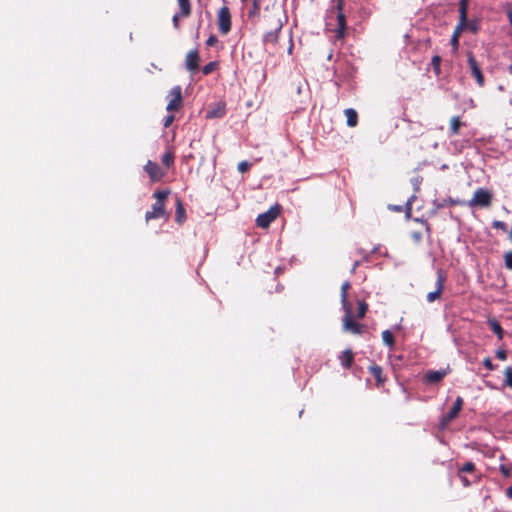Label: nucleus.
Returning <instances> with one entry per match:
<instances>
[{
    "instance_id": "f257e3e1",
    "label": "nucleus",
    "mask_w": 512,
    "mask_h": 512,
    "mask_svg": "<svg viewBox=\"0 0 512 512\" xmlns=\"http://www.w3.org/2000/svg\"><path fill=\"white\" fill-rule=\"evenodd\" d=\"M169 194H170L169 189L156 190L153 193V197L155 198L156 201H155V203H153L151 210L147 211L145 214L146 222H148L150 220H154V219L163 218V217L168 218L169 215L166 212L165 201H166L167 197L169 196Z\"/></svg>"
},
{
    "instance_id": "f03ea898",
    "label": "nucleus",
    "mask_w": 512,
    "mask_h": 512,
    "mask_svg": "<svg viewBox=\"0 0 512 512\" xmlns=\"http://www.w3.org/2000/svg\"><path fill=\"white\" fill-rule=\"evenodd\" d=\"M333 7L330 11L331 15L329 16V20L332 19V15H336V28L334 29L335 38L337 40H343L346 37L347 30V22L346 16L344 14V0H332Z\"/></svg>"
},
{
    "instance_id": "7ed1b4c3",
    "label": "nucleus",
    "mask_w": 512,
    "mask_h": 512,
    "mask_svg": "<svg viewBox=\"0 0 512 512\" xmlns=\"http://www.w3.org/2000/svg\"><path fill=\"white\" fill-rule=\"evenodd\" d=\"M468 2L469 0L459 1V23L456 26L453 35L451 37V45L455 50L459 47V37L461 32L464 30L467 24V13H468Z\"/></svg>"
},
{
    "instance_id": "20e7f679",
    "label": "nucleus",
    "mask_w": 512,
    "mask_h": 512,
    "mask_svg": "<svg viewBox=\"0 0 512 512\" xmlns=\"http://www.w3.org/2000/svg\"><path fill=\"white\" fill-rule=\"evenodd\" d=\"M476 466L473 462L468 461L458 468L457 475L464 487H469L472 483H476L479 477L475 475Z\"/></svg>"
},
{
    "instance_id": "39448f33",
    "label": "nucleus",
    "mask_w": 512,
    "mask_h": 512,
    "mask_svg": "<svg viewBox=\"0 0 512 512\" xmlns=\"http://www.w3.org/2000/svg\"><path fill=\"white\" fill-rule=\"evenodd\" d=\"M343 330L352 334L361 335L366 332L367 326L353 320L352 307L344 309Z\"/></svg>"
},
{
    "instance_id": "423d86ee",
    "label": "nucleus",
    "mask_w": 512,
    "mask_h": 512,
    "mask_svg": "<svg viewBox=\"0 0 512 512\" xmlns=\"http://www.w3.org/2000/svg\"><path fill=\"white\" fill-rule=\"evenodd\" d=\"M281 206L275 204L270 209L256 218V225L260 228H268L270 224L280 215Z\"/></svg>"
},
{
    "instance_id": "0eeeda50",
    "label": "nucleus",
    "mask_w": 512,
    "mask_h": 512,
    "mask_svg": "<svg viewBox=\"0 0 512 512\" xmlns=\"http://www.w3.org/2000/svg\"><path fill=\"white\" fill-rule=\"evenodd\" d=\"M167 98L169 99L168 104L166 106V110L168 112H176L181 109L183 105V97H182V89L181 86H174Z\"/></svg>"
},
{
    "instance_id": "6e6552de",
    "label": "nucleus",
    "mask_w": 512,
    "mask_h": 512,
    "mask_svg": "<svg viewBox=\"0 0 512 512\" xmlns=\"http://www.w3.org/2000/svg\"><path fill=\"white\" fill-rule=\"evenodd\" d=\"M467 63L470 69L471 76L475 78L476 83L479 87H483L485 85V78L481 70L480 64L477 62L472 52L467 53Z\"/></svg>"
},
{
    "instance_id": "1a4fd4ad",
    "label": "nucleus",
    "mask_w": 512,
    "mask_h": 512,
    "mask_svg": "<svg viewBox=\"0 0 512 512\" xmlns=\"http://www.w3.org/2000/svg\"><path fill=\"white\" fill-rule=\"evenodd\" d=\"M217 23L218 29L223 34L226 35L231 30V13L227 6H223L219 9L217 15Z\"/></svg>"
},
{
    "instance_id": "9d476101",
    "label": "nucleus",
    "mask_w": 512,
    "mask_h": 512,
    "mask_svg": "<svg viewBox=\"0 0 512 512\" xmlns=\"http://www.w3.org/2000/svg\"><path fill=\"white\" fill-rule=\"evenodd\" d=\"M492 201V193L486 189L479 188L474 192L473 198L469 201L470 206L489 207Z\"/></svg>"
},
{
    "instance_id": "9b49d317",
    "label": "nucleus",
    "mask_w": 512,
    "mask_h": 512,
    "mask_svg": "<svg viewBox=\"0 0 512 512\" xmlns=\"http://www.w3.org/2000/svg\"><path fill=\"white\" fill-rule=\"evenodd\" d=\"M464 401L461 396H458L451 407L450 411L444 415L440 421L441 427H446L451 421H453L462 410Z\"/></svg>"
},
{
    "instance_id": "f8f14e48",
    "label": "nucleus",
    "mask_w": 512,
    "mask_h": 512,
    "mask_svg": "<svg viewBox=\"0 0 512 512\" xmlns=\"http://www.w3.org/2000/svg\"><path fill=\"white\" fill-rule=\"evenodd\" d=\"M445 282H446V275L442 270H439L437 272L436 290L433 292H429L426 296V299L429 303H432V302L440 299L442 292L444 290Z\"/></svg>"
},
{
    "instance_id": "ddd939ff",
    "label": "nucleus",
    "mask_w": 512,
    "mask_h": 512,
    "mask_svg": "<svg viewBox=\"0 0 512 512\" xmlns=\"http://www.w3.org/2000/svg\"><path fill=\"white\" fill-rule=\"evenodd\" d=\"M144 170L147 172L152 182L160 181L165 175L160 166L151 160L146 163Z\"/></svg>"
},
{
    "instance_id": "4468645a",
    "label": "nucleus",
    "mask_w": 512,
    "mask_h": 512,
    "mask_svg": "<svg viewBox=\"0 0 512 512\" xmlns=\"http://www.w3.org/2000/svg\"><path fill=\"white\" fill-rule=\"evenodd\" d=\"M200 56L198 50H191L187 53L185 66L188 71L195 73L199 69Z\"/></svg>"
},
{
    "instance_id": "2eb2a0df",
    "label": "nucleus",
    "mask_w": 512,
    "mask_h": 512,
    "mask_svg": "<svg viewBox=\"0 0 512 512\" xmlns=\"http://www.w3.org/2000/svg\"><path fill=\"white\" fill-rule=\"evenodd\" d=\"M282 22L280 18L277 20L273 30L264 35V43L275 45L278 42L279 34L282 30Z\"/></svg>"
},
{
    "instance_id": "dca6fc26",
    "label": "nucleus",
    "mask_w": 512,
    "mask_h": 512,
    "mask_svg": "<svg viewBox=\"0 0 512 512\" xmlns=\"http://www.w3.org/2000/svg\"><path fill=\"white\" fill-rule=\"evenodd\" d=\"M446 375V370H429L424 375V382L427 384L439 383Z\"/></svg>"
},
{
    "instance_id": "f3484780",
    "label": "nucleus",
    "mask_w": 512,
    "mask_h": 512,
    "mask_svg": "<svg viewBox=\"0 0 512 512\" xmlns=\"http://www.w3.org/2000/svg\"><path fill=\"white\" fill-rule=\"evenodd\" d=\"M175 208V221L182 225L186 221L187 216L182 200L179 197L176 198Z\"/></svg>"
},
{
    "instance_id": "a211bd4d",
    "label": "nucleus",
    "mask_w": 512,
    "mask_h": 512,
    "mask_svg": "<svg viewBox=\"0 0 512 512\" xmlns=\"http://www.w3.org/2000/svg\"><path fill=\"white\" fill-rule=\"evenodd\" d=\"M369 372L375 378L377 387H381L384 385L386 378L383 376V370L379 365H371L369 367Z\"/></svg>"
},
{
    "instance_id": "6ab92c4d",
    "label": "nucleus",
    "mask_w": 512,
    "mask_h": 512,
    "mask_svg": "<svg viewBox=\"0 0 512 512\" xmlns=\"http://www.w3.org/2000/svg\"><path fill=\"white\" fill-rule=\"evenodd\" d=\"M466 124L461 121V117L460 116H453L451 119H450V123H449V132H450V135L452 136H457L459 135L460 133V128L465 126Z\"/></svg>"
},
{
    "instance_id": "aec40b11",
    "label": "nucleus",
    "mask_w": 512,
    "mask_h": 512,
    "mask_svg": "<svg viewBox=\"0 0 512 512\" xmlns=\"http://www.w3.org/2000/svg\"><path fill=\"white\" fill-rule=\"evenodd\" d=\"M354 360V353L351 349L344 350L339 356V361L345 369H350Z\"/></svg>"
},
{
    "instance_id": "412c9836",
    "label": "nucleus",
    "mask_w": 512,
    "mask_h": 512,
    "mask_svg": "<svg viewBox=\"0 0 512 512\" xmlns=\"http://www.w3.org/2000/svg\"><path fill=\"white\" fill-rule=\"evenodd\" d=\"M351 288V284L349 281H345L341 286V304L343 310L346 308H351V304L348 301V290Z\"/></svg>"
},
{
    "instance_id": "4be33fe9",
    "label": "nucleus",
    "mask_w": 512,
    "mask_h": 512,
    "mask_svg": "<svg viewBox=\"0 0 512 512\" xmlns=\"http://www.w3.org/2000/svg\"><path fill=\"white\" fill-rule=\"evenodd\" d=\"M347 118V125L349 127H355L358 124V114L353 108H347L344 111Z\"/></svg>"
},
{
    "instance_id": "5701e85b",
    "label": "nucleus",
    "mask_w": 512,
    "mask_h": 512,
    "mask_svg": "<svg viewBox=\"0 0 512 512\" xmlns=\"http://www.w3.org/2000/svg\"><path fill=\"white\" fill-rule=\"evenodd\" d=\"M180 7V15L183 18H187L191 15V3L190 0H177Z\"/></svg>"
},
{
    "instance_id": "b1692460",
    "label": "nucleus",
    "mask_w": 512,
    "mask_h": 512,
    "mask_svg": "<svg viewBox=\"0 0 512 512\" xmlns=\"http://www.w3.org/2000/svg\"><path fill=\"white\" fill-rule=\"evenodd\" d=\"M488 324L491 330L497 335L498 339L502 340L504 336V330L501 327L500 323L496 319H490L488 321Z\"/></svg>"
},
{
    "instance_id": "393cba45",
    "label": "nucleus",
    "mask_w": 512,
    "mask_h": 512,
    "mask_svg": "<svg viewBox=\"0 0 512 512\" xmlns=\"http://www.w3.org/2000/svg\"><path fill=\"white\" fill-rule=\"evenodd\" d=\"M175 154L171 149H168L162 156V163L167 168L171 167L174 164Z\"/></svg>"
},
{
    "instance_id": "a878e982",
    "label": "nucleus",
    "mask_w": 512,
    "mask_h": 512,
    "mask_svg": "<svg viewBox=\"0 0 512 512\" xmlns=\"http://www.w3.org/2000/svg\"><path fill=\"white\" fill-rule=\"evenodd\" d=\"M382 339L385 345L392 349L395 345V338L390 330H384L382 332Z\"/></svg>"
},
{
    "instance_id": "bb28decb",
    "label": "nucleus",
    "mask_w": 512,
    "mask_h": 512,
    "mask_svg": "<svg viewBox=\"0 0 512 512\" xmlns=\"http://www.w3.org/2000/svg\"><path fill=\"white\" fill-rule=\"evenodd\" d=\"M441 61H442V59H441V57L439 55H434L432 57L431 65L433 67V71H434L436 76H439L440 73H441V68H440Z\"/></svg>"
},
{
    "instance_id": "cd10ccee",
    "label": "nucleus",
    "mask_w": 512,
    "mask_h": 512,
    "mask_svg": "<svg viewBox=\"0 0 512 512\" xmlns=\"http://www.w3.org/2000/svg\"><path fill=\"white\" fill-rule=\"evenodd\" d=\"M252 7L248 11V16L250 18L256 17L260 14V2L259 0H251Z\"/></svg>"
},
{
    "instance_id": "c85d7f7f",
    "label": "nucleus",
    "mask_w": 512,
    "mask_h": 512,
    "mask_svg": "<svg viewBox=\"0 0 512 512\" xmlns=\"http://www.w3.org/2000/svg\"><path fill=\"white\" fill-rule=\"evenodd\" d=\"M219 64L217 61H211L202 68L204 75H209L218 68Z\"/></svg>"
},
{
    "instance_id": "c756f323",
    "label": "nucleus",
    "mask_w": 512,
    "mask_h": 512,
    "mask_svg": "<svg viewBox=\"0 0 512 512\" xmlns=\"http://www.w3.org/2000/svg\"><path fill=\"white\" fill-rule=\"evenodd\" d=\"M368 311V304L365 301L358 302L357 318L362 319Z\"/></svg>"
},
{
    "instance_id": "7c9ffc66",
    "label": "nucleus",
    "mask_w": 512,
    "mask_h": 512,
    "mask_svg": "<svg viewBox=\"0 0 512 512\" xmlns=\"http://www.w3.org/2000/svg\"><path fill=\"white\" fill-rule=\"evenodd\" d=\"M505 384L512 388V367L508 366L504 370Z\"/></svg>"
},
{
    "instance_id": "2f4dec72",
    "label": "nucleus",
    "mask_w": 512,
    "mask_h": 512,
    "mask_svg": "<svg viewBox=\"0 0 512 512\" xmlns=\"http://www.w3.org/2000/svg\"><path fill=\"white\" fill-rule=\"evenodd\" d=\"M238 171L240 173H246L250 170L251 168V163H249L248 161H241L239 164H238Z\"/></svg>"
},
{
    "instance_id": "473e14b6",
    "label": "nucleus",
    "mask_w": 512,
    "mask_h": 512,
    "mask_svg": "<svg viewBox=\"0 0 512 512\" xmlns=\"http://www.w3.org/2000/svg\"><path fill=\"white\" fill-rule=\"evenodd\" d=\"M492 227L498 230H502L503 232L507 231V224L500 220H494L492 223Z\"/></svg>"
},
{
    "instance_id": "72a5a7b5",
    "label": "nucleus",
    "mask_w": 512,
    "mask_h": 512,
    "mask_svg": "<svg viewBox=\"0 0 512 512\" xmlns=\"http://www.w3.org/2000/svg\"><path fill=\"white\" fill-rule=\"evenodd\" d=\"M505 267L512 270V251H508L504 255Z\"/></svg>"
},
{
    "instance_id": "f704fd0d",
    "label": "nucleus",
    "mask_w": 512,
    "mask_h": 512,
    "mask_svg": "<svg viewBox=\"0 0 512 512\" xmlns=\"http://www.w3.org/2000/svg\"><path fill=\"white\" fill-rule=\"evenodd\" d=\"M362 261H369V255L363 254L362 260H356L351 268V273L354 274L356 269L361 265Z\"/></svg>"
},
{
    "instance_id": "c9c22d12",
    "label": "nucleus",
    "mask_w": 512,
    "mask_h": 512,
    "mask_svg": "<svg viewBox=\"0 0 512 512\" xmlns=\"http://www.w3.org/2000/svg\"><path fill=\"white\" fill-rule=\"evenodd\" d=\"M224 114H225V109L221 108L217 111H208L207 117L208 118L222 117Z\"/></svg>"
},
{
    "instance_id": "e433bc0d",
    "label": "nucleus",
    "mask_w": 512,
    "mask_h": 512,
    "mask_svg": "<svg viewBox=\"0 0 512 512\" xmlns=\"http://www.w3.org/2000/svg\"><path fill=\"white\" fill-rule=\"evenodd\" d=\"M410 236L415 243H420L423 238V233L421 231H412Z\"/></svg>"
},
{
    "instance_id": "4c0bfd02",
    "label": "nucleus",
    "mask_w": 512,
    "mask_h": 512,
    "mask_svg": "<svg viewBox=\"0 0 512 512\" xmlns=\"http://www.w3.org/2000/svg\"><path fill=\"white\" fill-rule=\"evenodd\" d=\"M483 365L489 370V371H493L495 370L496 366L492 363V360L491 358L489 357H486L484 360H483Z\"/></svg>"
},
{
    "instance_id": "58836bf2",
    "label": "nucleus",
    "mask_w": 512,
    "mask_h": 512,
    "mask_svg": "<svg viewBox=\"0 0 512 512\" xmlns=\"http://www.w3.org/2000/svg\"><path fill=\"white\" fill-rule=\"evenodd\" d=\"M466 27L472 31L473 33H476L478 31V23L476 21H468Z\"/></svg>"
},
{
    "instance_id": "ea45409f",
    "label": "nucleus",
    "mask_w": 512,
    "mask_h": 512,
    "mask_svg": "<svg viewBox=\"0 0 512 512\" xmlns=\"http://www.w3.org/2000/svg\"><path fill=\"white\" fill-rule=\"evenodd\" d=\"M415 221H416V222L421 223V224L424 226V229H425V231H426L427 235H428V236H430V234H431V229H430V226H429V224L427 223V221L422 220V219H419V218H416V219H415Z\"/></svg>"
},
{
    "instance_id": "a19ab883",
    "label": "nucleus",
    "mask_w": 512,
    "mask_h": 512,
    "mask_svg": "<svg viewBox=\"0 0 512 512\" xmlns=\"http://www.w3.org/2000/svg\"><path fill=\"white\" fill-rule=\"evenodd\" d=\"M496 357L499 359V360H506L507 359V352L503 349H499L496 351Z\"/></svg>"
},
{
    "instance_id": "79ce46f5",
    "label": "nucleus",
    "mask_w": 512,
    "mask_h": 512,
    "mask_svg": "<svg viewBox=\"0 0 512 512\" xmlns=\"http://www.w3.org/2000/svg\"><path fill=\"white\" fill-rule=\"evenodd\" d=\"M217 42H218V38H217L215 35H211V36L206 40V45H207V46H209V47H212V46H214Z\"/></svg>"
},
{
    "instance_id": "37998d69",
    "label": "nucleus",
    "mask_w": 512,
    "mask_h": 512,
    "mask_svg": "<svg viewBox=\"0 0 512 512\" xmlns=\"http://www.w3.org/2000/svg\"><path fill=\"white\" fill-rule=\"evenodd\" d=\"M174 115H168L166 116L165 120H164V127L165 128H168L174 121Z\"/></svg>"
},
{
    "instance_id": "c03bdc74",
    "label": "nucleus",
    "mask_w": 512,
    "mask_h": 512,
    "mask_svg": "<svg viewBox=\"0 0 512 512\" xmlns=\"http://www.w3.org/2000/svg\"><path fill=\"white\" fill-rule=\"evenodd\" d=\"M180 13L179 14H175L172 18V21H173V25L175 28H178L179 27V17H180Z\"/></svg>"
},
{
    "instance_id": "a18cd8bd",
    "label": "nucleus",
    "mask_w": 512,
    "mask_h": 512,
    "mask_svg": "<svg viewBox=\"0 0 512 512\" xmlns=\"http://www.w3.org/2000/svg\"><path fill=\"white\" fill-rule=\"evenodd\" d=\"M500 471L506 477H508L510 475V470L505 465L500 466Z\"/></svg>"
},
{
    "instance_id": "49530a36",
    "label": "nucleus",
    "mask_w": 512,
    "mask_h": 512,
    "mask_svg": "<svg viewBox=\"0 0 512 512\" xmlns=\"http://www.w3.org/2000/svg\"><path fill=\"white\" fill-rule=\"evenodd\" d=\"M507 16L509 19V23L512 26V5H510L507 9Z\"/></svg>"
},
{
    "instance_id": "de8ad7c7",
    "label": "nucleus",
    "mask_w": 512,
    "mask_h": 512,
    "mask_svg": "<svg viewBox=\"0 0 512 512\" xmlns=\"http://www.w3.org/2000/svg\"><path fill=\"white\" fill-rule=\"evenodd\" d=\"M506 496L512 499V485L506 490Z\"/></svg>"
},
{
    "instance_id": "09e8293b",
    "label": "nucleus",
    "mask_w": 512,
    "mask_h": 512,
    "mask_svg": "<svg viewBox=\"0 0 512 512\" xmlns=\"http://www.w3.org/2000/svg\"><path fill=\"white\" fill-rule=\"evenodd\" d=\"M420 184V181L418 180V178L415 179V190H419V187L418 185Z\"/></svg>"
},
{
    "instance_id": "8fccbe9b",
    "label": "nucleus",
    "mask_w": 512,
    "mask_h": 512,
    "mask_svg": "<svg viewBox=\"0 0 512 512\" xmlns=\"http://www.w3.org/2000/svg\"><path fill=\"white\" fill-rule=\"evenodd\" d=\"M408 211H407V214L409 215L410 212H411V201H408Z\"/></svg>"
},
{
    "instance_id": "3c124183",
    "label": "nucleus",
    "mask_w": 512,
    "mask_h": 512,
    "mask_svg": "<svg viewBox=\"0 0 512 512\" xmlns=\"http://www.w3.org/2000/svg\"><path fill=\"white\" fill-rule=\"evenodd\" d=\"M509 238H510V240L512 241V228H511V231H510V233H509Z\"/></svg>"
},
{
    "instance_id": "603ef678",
    "label": "nucleus",
    "mask_w": 512,
    "mask_h": 512,
    "mask_svg": "<svg viewBox=\"0 0 512 512\" xmlns=\"http://www.w3.org/2000/svg\"><path fill=\"white\" fill-rule=\"evenodd\" d=\"M242 2H247L248 0H241Z\"/></svg>"
}]
</instances>
